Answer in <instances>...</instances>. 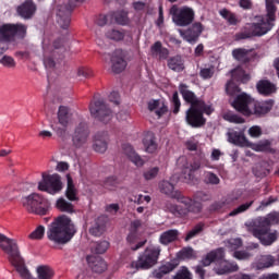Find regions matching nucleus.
<instances>
[{
	"mask_svg": "<svg viewBox=\"0 0 279 279\" xmlns=\"http://www.w3.org/2000/svg\"><path fill=\"white\" fill-rule=\"evenodd\" d=\"M0 250L9 256L11 265L15 267V271L19 274L21 279H52L56 277V270L49 265L36 266V277H34V274L29 270V267H27L25 259L21 255L19 242L3 233H0Z\"/></svg>",
	"mask_w": 279,
	"mask_h": 279,
	"instance_id": "nucleus-1",
	"label": "nucleus"
},
{
	"mask_svg": "<svg viewBox=\"0 0 279 279\" xmlns=\"http://www.w3.org/2000/svg\"><path fill=\"white\" fill-rule=\"evenodd\" d=\"M226 90L231 97H235L231 102L232 108L245 117H250L252 114L260 117L263 114H267V112H270L274 108V100H266L262 102L255 101L250 97V95L241 93V89H239L232 82L227 83Z\"/></svg>",
	"mask_w": 279,
	"mask_h": 279,
	"instance_id": "nucleus-2",
	"label": "nucleus"
},
{
	"mask_svg": "<svg viewBox=\"0 0 279 279\" xmlns=\"http://www.w3.org/2000/svg\"><path fill=\"white\" fill-rule=\"evenodd\" d=\"M77 229L75 223L66 215H61L48 227L47 238L57 245H65L69 243Z\"/></svg>",
	"mask_w": 279,
	"mask_h": 279,
	"instance_id": "nucleus-3",
	"label": "nucleus"
},
{
	"mask_svg": "<svg viewBox=\"0 0 279 279\" xmlns=\"http://www.w3.org/2000/svg\"><path fill=\"white\" fill-rule=\"evenodd\" d=\"M80 119V114L71 110L69 107L60 106L57 112V125L54 126V132L59 138L66 141L70 136L69 128L76 123Z\"/></svg>",
	"mask_w": 279,
	"mask_h": 279,
	"instance_id": "nucleus-4",
	"label": "nucleus"
},
{
	"mask_svg": "<svg viewBox=\"0 0 279 279\" xmlns=\"http://www.w3.org/2000/svg\"><path fill=\"white\" fill-rule=\"evenodd\" d=\"M165 209L175 217H184V215H189V213L199 215L202 213V204L190 197L180 196L178 204L168 202L166 203Z\"/></svg>",
	"mask_w": 279,
	"mask_h": 279,
	"instance_id": "nucleus-5",
	"label": "nucleus"
},
{
	"mask_svg": "<svg viewBox=\"0 0 279 279\" xmlns=\"http://www.w3.org/2000/svg\"><path fill=\"white\" fill-rule=\"evenodd\" d=\"M22 206L34 215H47L49 203L39 193H32L21 198Z\"/></svg>",
	"mask_w": 279,
	"mask_h": 279,
	"instance_id": "nucleus-6",
	"label": "nucleus"
},
{
	"mask_svg": "<svg viewBox=\"0 0 279 279\" xmlns=\"http://www.w3.org/2000/svg\"><path fill=\"white\" fill-rule=\"evenodd\" d=\"M63 187L62 177L58 173L49 174L47 172H43L41 180L37 183L38 191L48 193V195H58Z\"/></svg>",
	"mask_w": 279,
	"mask_h": 279,
	"instance_id": "nucleus-7",
	"label": "nucleus"
},
{
	"mask_svg": "<svg viewBox=\"0 0 279 279\" xmlns=\"http://www.w3.org/2000/svg\"><path fill=\"white\" fill-rule=\"evenodd\" d=\"M228 141L238 147H251L254 151H267L269 149V141H262L257 144L250 143L243 131H231L228 133Z\"/></svg>",
	"mask_w": 279,
	"mask_h": 279,
	"instance_id": "nucleus-8",
	"label": "nucleus"
},
{
	"mask_svg": "<svg viewBox=\"0 0 279 279\" xmlns=\"http://www.w3.org/2000/svg\"><path fill=\"white\" fill-rule=\"evenodd\" d=\"M64 41L62 39H50L45 38L43 40V50H44V63L48 69H53L56 66V61L53 58L60 56V50L62 49Z\"/></svg>",
	"mask_w": 279,
	"mask_h": 279,
	"instance_id": "nucleus-9",
	"label": "nucleus"
},
{
	"mask_svg": "<svg viewBox=\"0 0 279 279\" xmlns=\"http://www.w3.org/2000/svg\"><path fill=\"white\" fill-rule=\"evenodd\" d=\"M159 256L160 247L149 246L140 255L137 262L131 264V267H135V269H151V267L158 264Z\"/></svg>",
	"mask_w": 279,
	"mask_h": 279,
	"instance_id": "nucleus-10",
	"label": "nucleus"
},
{
	"mask_svg": "<svg viewBox=\"0 0 279 279\" xmlns=\"http://www.w3.org/2000/svg\"><path fill=\"white\" fill-rule=\"evenodd\" d=\"M214 110L215 109H213V106L210 105H205L203 107L201 106L191 107L186 111L185 119L189 125H191L192 128H202V125L206 123V119H204V116L202 114V112H205V114H213Z\"/></svg>",
	"mask_w": 279,
	"mask_h": 279,
	"instance_id": "nucleus-11",
	"label": "nucleus"
},
{
	"mask_svg": "<svg viewBox=\"0 0 279 279\" xmlns=\"http://www.w3.org/2000/svg\"><path fill=\"white\" fill-rule=\"evenodd\" d=\"M247 232H252L262 245H272L278 240V231H271L267 226L250 227V221L245 222Z\"/></svg>",
	"mask_w": 279,
	"mask_h": 279,
	"instance_id": "nucleus-12",
	"label": "nucleus"
},
{
	"mask_svg": "<svg viewBox=\"0 0 279 279\" xmlns=\"http://www.w3.org/2000/svg\"><path fill=\"white\" fill-rule=\"evenodd\" d=\"M170 14L172 16V23L178 27H186L193 23V19H195V12L191 8H178L173 5L170 9Z\"/></svg>",
	"mask_w": 279,
	"mask_h": 279,
	"instance_id": "nucleus-13",
	"label": "nucleus"
},
{
	"mask_svg": "<svg viewBox=\"0 0 279 279\" xmlns=\"http://www.w3.org/2000/svg\"><path fill=\"white\" fill-rule=\"evenodd\" d=\"M89 112L94 119H97L102 123H110L114 117V113L112 110H110L108 105H106L104 99L96 100L94 104H92L89 106Z\"/></svg>",
	"mask_w": 279,
	"mask_h": 279,
	"instance_id": "nucleus-14",
	"label": "nucleus"
},
{
	"mask_svg": "<svg viewBox=\"0 0 279 279\" xmlns=\"http://www.w3.org/2000/svg\"><path fill=\"white\" fill-rule=\"evenodd\" d=\"M126 56L128 52L117 49L112 54H105V60L111 63L113 73H123L128 68V61H125Z\"/></svg>",
	"mask_w": 279,
	"mask_h": 279,
	"instance_id": "nucleus-15",
	"label": "nucleus"
},
{
	"mask_svg": "<svg viewBox=\"0 0 279 279\" xmlns=\"http://www.w3.org/2000/svg\"><path fill=\"white\" fill-rule=\"evenodd\" d=\"M274 27L272 23L266 22L265 16H256L254 22L248 25L250 32L242 36V38H250L251 36H265L267 32Z\"/></svg>",
	"mask_w": 279,
	"mask_h": 279,
	"instance_id": "nucleus-16",
	"label": "nucleus"
},
{
	"mask_svg": "<svg viewBox=\"0 0 279 279\" xmlns=\"http://www.w3.org/2000/svg\"><path fill=\"white\" fill-rule=\"evenodd\" d=\"M178 165L181 168L182 175L187 184H193V180H195L194 171H198L202 167V163L197 160L189 161L185 157H181L178 160Z\"/></svg>",
	"mask_w": 279,
	"mask_h": 279,
	"instance_id": "nucleus-17",
	"label": "nucleus"
},
{
	"mask_svg": "<svg viewBox=\"0 0 279 279\" xmlns=\"http://www.w3.org/2000/svg\"><path fill=\"white\" fill-rule=\"evenodd\" d=\"M88 125L85 122H80L75 129L72 136L73 145L76 147H84L88 143Z\"/></svg>",
	"mask_w": 279,
	"mask_h": 279,
	"instance_id": "nucleus-18",
	"label": "nucleus"
},
{
	"mask_svg": "<svg viewBox=\"0 0 279 279\" xmlns=\"http://www.w3.org/2000/svg\"><path fill=\"white\" fill-rule=\"evenodd\" d=\"M27 27L23 24H4L0 26V40H8L10 36L19 34V36H25Z\"/></svg>",
	"mask_w": 279,
	"mask_h": 279,
	"instance_id": "nucleus-19",
	"label": "nucleus"
},
{
	"mask_svg": "<svg viewBox=\"0 0 279 279\" xmlns=\"http://www.w3.org/2000/svg\"><path fill=\"white\" fill-rule=\"evenodd\" d=\"M203 32H204V25H202V23L199 22H196L192 25L191 28L185 31V33L182 31H179V34L183 38V40H186V43L193 44L197 40V38H199Z\"/></svg>",
	"mask_w": 279,
	"mask_h": 279,
	"instance_id": "nucleus-20",
	"label": "nucleus"
},
{
	"mask_svg": "<svg viewBox=\"0 0 279 279\" xmlns=\"http://www.w3.org/2000/svg\"><path fill=\"white\" fill-rule=\"evenodd\" d=\"M179 90L184 99V101H187V104H191V108H194L196 106H205L206 102L198 100L195 96V93H193L191 89H189V86L181 84L179 87Z\"/></svg>",
	"mask_w": 279,
	"mask_h": 279,
	"instance_id": "nucleus-21",
	"label": "nucleus"
},
{
	"mask_svg": "<svg viewBox=\"0 0 279 279\" xmlns=\"http://www.w3.org/2000/svg\"><path fill=\"white\" fill-rule=\"evenodd\" d=\"M274 223H279L278 213H270L266 217L248 220V228H256V226H271Z\"/></svg>",
	"mask_w": 279,
	"mask_h": 279,
	"instance_id": "nucleus-22",
	"label": "nucleus"
},
{
	"mask_svg": "<svg viewBox=\"0 0 279 279\" xmlns=\"http://www.w3.org/2000/svg\"><path fill=\"white\" fill-rule=\"evenodd\" d=\"M214 271H216V274L218 276H223V274H230L232 271H239V265L234 264V263H230L223 258L218 259L216 262V266L214 268Z\"/></svg>",
	"mask_w": 279,
	"mask_h": 279,
	"instance_id": "nucleus-23",
	"label": "nucleus"
},
{
	"mask_svg": "<svg viewBox=\"0 0 279 279\" xmlns=\"http://www.w3.org/2000/svg\"><path fill=\"white\" fill-rule=\"evenodd\" d=\"M94 150L97 154H106L108 151V133H97L94 137Z\"/></svg>",
	"mask_w": 279,
	"mask_h": 279,
	"instance_id": "nucleus-24",
	"label": "nucleus"
},
{
	"mask_svg": "<svg viewBox=\"0 0 279 279\" xmlns=\"http://www.w3.org/2000/svg\"><path fill=\"white\" fill-rule=\"evenodd\" d=\"M57 23L62 29L69 27L71 20L69 19V8L66 4H59L57 7Z\"/></svg>",
	"mask_w": 279,
	"mask_h": 279,
	"instance_id": "nucleus-25",
	"label": "nucleus"
},
{
	"mask_svg": "<svg viewBox=\"0 0 279 279\" xmlns=\"http://www.w3.org/2000/svg\"><path fill=\"white\" fill-rule=\"evenodd\" d=\"M226 256V253L223 252V248H218L216 251H211L207 253L201 260V265L203 267H210L213 263H217L218 260H221Z\"/></svg>",
	"mask_w": 279,
	"mask_h": 279,
	"instance_id": "nucleus-26",
	"label": "nucleus"
},
{
	"mask_svg": "<svg viewBox=\"0 0 279 279\" xmlns=\"http://www.w3.org/2000/svg\"><path fill=\"white\" fill-rule=\"evenodd\" d=\"M17 14L22 19H32L36 14V3L32 0H26L20 7H17Z\"/></svg>",
	"mask_w": 279,
	"mask_h": 279,
	"instance_id": "nucleus-27",
	"label": "nucleus"
},
{
	"mask_svg": "<svg viewBox=\"0 0 279 279\" xmlns=\"http://www.w3.org/2000/svg\"><path fill=\"white\" fill-rule=\"evenodd\" d=\"M87 263L95 274H104V271L108 269V265L106 264L104 258L99 256H88Z\"/></svg>",
	"mask_w": 279,
	"mask_h": 279,
	"instance_id": "nucleus-28",
	"label": "nucleus"
},
{
	"mask_svg": "<svg viewBox=\"0 0 279 279\" xmlns=\"http://www.w3.org/2000/svg\"><path fill=\"white\" fill-rule=\"evenodd\" d=\"M123 153L124 156H128L129 160L135 165V167H143V165H145V160L136 154V150H134L132 145H124Z\"/></svg>",
	"mask_w": 279,
	"mask_h": 279,
	"instance_id": "nucleus-29",
	"label": "nucleus"
},
{
	"mask_svg": "<svg viewBox=\"0 0 279 279\" xmlns=\"http://www.w3.org/2000/svg\"><path fill=\"white\" fill-rule=\"evenodd\" d=\"M108 218L100 216L95 220L94 225L89 229V232L93 234V236H101L102 232H106Z\"/></svg>",
	"mask_w": 279,
	"mask_h": 279,
	"instance_id": "nucleus-30",
	"label": "nucleus"
},
{
	"mask_svg": "<svg viewBox=\"0 0 279 279\" xmlns=\"http://www.w3.org/2000/svg\"><path fill=\"white\" fill-rule=\"evenodd\" d=\"M178 260L172 259L163 265H161L159 267V269L155 270L153 272V276L155 278H162V276H167V274H171V271H173V269H175V267H178Z\"/></svg>",
	"mask_w": 279,
	"mask_h": 279,
	"instance_id": "nucleus-31",
	"label": "nucleus"
},
{
	"mask_svg": "<svg viewBox=\"0 0 279 279\" xmlns=\"http://www.w3.org/2000/svg\"><path fill=\"white\" fill-rule=\"evenodd\" d=\"M143 145L146 154H156L158 151V144L156 143V136L153 133L145 135Z\"/></svg>",
	"mask_w": 279,
	"mask_h": 279,
	"instance_id": "nucleus-32",
	"label": "nucleus"
},
{
	"mask_svg": "<svg viewBox=\"0 0 279 279\" xmlns=\"http://www.w3.org/2000/svg\"><path fill=\"white\" fill-rule=\"evenodd\" d=\"M66 189H65V197L70 202H77V189H75V184L73 183V179L71 174H66Z\"/></svg>",
	"mask_w": 279,
	"mask_h": 279,
	"instance_id": "nucleus-33",
	"label": "nucleus"
},
{
	"mask_svg": "<svg viewBox=\"0 0 279 279\" xmlns=\"http://www.w3.org/2000/svg\"><path fill=\"white\" fill-rule=\"evenodd\" d=\"M148 110L155 112L157 119H160L162 114L167 112V107L165 106V102L160 100H150L148 102Z\"/></svg>",
	"mask_w": 279,
	"mask_h": 279,
	"instance_id": "nucleus-34",
	"label": "nucleus"
},
{
	"mask_svg": "<svg viewBox=\"0 0 279 279\" xmlns=\"http://www.w3.org/2000/svg\"><path fill=\"white\" fill-rule=\"evenodd\" d=\"M159 190L161 193H163V195H168V197H179L178 191H175V186L169 181H161L159 183Z\"/></svg>",
	"mask_w": 279,
	"mask_h": 279,
	"instance_id": "nucleus-35",
	"label": "nucleus"
},
{
	"mask_svg": "<svg viewBox=\"0 0 279 279\" xmlns=\"http://www.w3.org/2000/svg\"><path fill=\"white\" fill-rule=\"evenodd\" d=\"M256 88L260 95H272V93H276V85L269 81H259L256 84Z\"/></svg>",
	"mask_w": 279,
	"mask_h": 279,
	"instance_id": "nucleus-36",
	"label": "nucleus"
},
{
	"mask_svg": "<svg viewBox=\"0 0 279 279\" xmlns=\"http://www.w3.org/2000/svg\"><path fill=\"white\" fill-rule=\"evenodd\" d=\"M231 56L233 60H236V62H250V51H247V49L245 48H234L231 51Z\"/></svg>",
	"mask_w": 279,
	"mask_h": 279,
	"instance_id": "nucleus-37",
	"label": "nucleus"
},
{
	"mask_svg": "<svg viewBox=\"0 0 279 279\" xmlns=\"http://www.w3.org/2000/svg\"><path fill=\"white\" fill-rule=\"evenodd\" d=\"M178 240V230H168L160 234L159 243L161 245H169V243H173V241Z\"/></svg>",
	"mask_w": 279,
	"mask_h": 279,
	"instance_id": "nucleus-38",
	"label": "nucleus"
},
{
	"mask_svg": "<svg viewBox=\"0 0 279 279\" xmlns=\"http://www.w3.org/2000/svg\"><path fill=\"white\" fill-rule=\"evenodd\" d=\"M56 207L61 213H68L69 215H73V213H75V208L73 207V204H71L64 198H58L56 203Z\"/></svg>",
	"mask_w": 279,
	"mask_h": 279,
	"instance_id": "nucleus-39",
	"label": "nucleus"
},
{
	"mask_svg": "<svg viewBox=\"0 0 279 279\" xmlns=\"http://www.w3.org/2000/svg\"><path fill=\"white\" fill-rule=\"evenodd\" d=\"M266 23H271L276 21V5L274 2L266 0V17H264Z\"/></svg>",
	"mask_w": 279,
	"mask_h": 279,
	"instance_id": "nucleus-40",
	"label": "nucleus"
},
{
	"mask_svg": "<svg viewBox=\"0 0 279 279\" xmlns=\"http://www.w3.org/2000/svg\"><path fill=\"white\" fill-rule=\"evenodd\" d=\"M168 66L172 71H177V72L184 71V61L182 60V57H179V56L173 57L168 61Z\"/></svg>",
	"mask_w": 279,
	"mask_h": 279,
	"instance_id": "nucleus-41",
	"label": "nucleus"
},
{
	"mask_svg": "<svg viewBox=\"0 0 279 279\" xmlns=\"http://www.w3.org/2000/svg\"><path fill=\"white\" fill-rule=\"evenodd\" d=\"M274 263L276 259L271 255H263L258 260V268L259 269H267L269 267H274Z\"/></svg>",
	"mask_w": 279,
	"mask_h": 279,
	"instance_id": "nucleus-42",
	"label": "nucleus"
},
{
	"mask_svg": "<svg viewBox=\"0 0 279 279\" xmlns=\"http://www.w3.org/2000/svg\"><path fill=\"white\" fill-rule=\"evenodd\" d=\"M231 77L233 80H240V82H247V80H250V75H247L242 68H236L231 71Z\"/></svg>",
	"mask_w": 279,
	"mask_h": 279,
	"instance_id": "nucleus-43",
	"label": "nucleus"
},
{
	"mask_svg": "<svg viewBox=\"0 0 279 279\" xmlns=\"http://www.w3.org/2000/svg\"><path fill=\"white\" fill-rule=\"evenodd\" d=\"M222 119H225V121H228L229 123H245V120L234 113H232V111H226L222 114Z\"/></svg>",
	"mask_w": 279,
	"mask_h": 279,
	"instance_id": "nucleus-44",
	"label": "nucleus"
},
{
	"mask_svg": "<svg viewBox=\"0 0 279 279\" xmlns=\"http://www.w3.org/2000/svg\"><path fill=\"white\" fill-rule=\"evenodd\" d=\"M106 36L110 40H116L117 43H119V40H123L125 38V33L118 29H111L106 33Z\"/></svg>",
	"mask_w": 279,
	"mask_h": 279,
	"instance_id": "nucleus-45",
	"label": "nucleus"
},
{
	"mask_svg": "<svg viewBox=\"0 0 279 279\" xmlns=\"http://www.w3.org/2000/svg\"><path fill=\"white\" fill-rule=\"evenodd\" d=\"M46 229L44 226H38L29 235L28 238L33 241H40L45 236Z\"/></svg>",
	"mask_w": 279,
	"mask_h": 279,
	"instance_id": "nucleus-46",
	"label": "nucleus"
},
{
	"mask_svg": "<svg viewBox=\"0 0 279 279\" xmlns=\"http://www.w3.org/2000/svg\"><path fill=\"white\" fill-rule=\"evenodd\" d=\"M219 14L222 19H226L230 25H236V16L233 13H230V11L222 9L219 11Z\"/></svg>",
	"mask_w": 279,
	"mask_h": 279,
	"instance_id": "nucleus-47",
	"label": "nucleus"
},
{
	"mask_svg": "<svg viewBox=\"0 0 279 279\" xmlns=\"http://www.w3.org/2000/svg\"><path fill=\"white\" fill-rule=\"evenodd\" d=\"M158 173H160V168L158 167H153L148 170H146L143 175L144 179L149 181V180H155V178H158Z\"/></svg>",
	"mask_w": 279,
	"mask_h": 279,
	"instance_id": "nucleus-48",
	"label": "nucleus"
},
{
	"mask_svg": "<svg viewBox=\"0 0 279 279\" xmlns=\"http://www.w3.org/2000/svg\"><path fill=\"white\" fill-rule=\"evenodd\" d=\"M1 56H3V51H0V62L3 64V66H8L9 69H14V66H16V62H14L12 57Z\"/></svg>",
	"mask_w": 279,
	"mask_h": 279,
	"instance_id": "nucleus-49",
	"label": "nucleus"
},
{
	"mask_svg": "<svg viewBox=\"0 0 279 279\" xmlns=\"http://www.w3.org/2000/svg\"><path fill=\"white\" fill-rule=\"evenodd\" d=\"M252 204H254V202L240 205L238 208L233 209L229 214V217H236V215H241V213H245V210H247L250 206H252Z\"/></svg>",
	"mask_w": 279,
	"mask_h": 279,
	"instance_id": "nucleus-50",
	"label": "nucleus"
},
{
	"mask_svg": "<svg viewBox=\"0 0 279 279\" xmlns=\"http://www.w3.org/2000/svg\"><path fill=\"white\" fill-rule=\"evenodd\" d=\"M179 254L183 260L195 258V251L192 247L183 248Z\"/></svg>",
	"mask_w": 279,
	"mask_h": 279,
	"instance_id": "nucleus-51",
	"label": "nucleus"
},
{
	"mask_svg": "<svg viewBox=\"0 0 279 279\" xmlns=\"http://www.w3.org/2000/svg\"><path fill=\"white\" fill-rule=\"evenodd\" d=\"M262 134H263V129H260V126L258 125H254L248 129V135L251 136V138H259Z\"/></svg>",
	"mask_w": 279,
	"mask_h": 279,
	"instance_id": "nucleus-52",
	"label": "nucleus"
},
{
	"mask_svg": "<svg viewBox=\"0 0 279 279\" xmlns=\"http://www.w3.org/2000/svg\"><path fill=\"white\" fill-rule=\"evenodd\" d=\"M241 245H243V242L241 241V239H231L229 240L227 247H229V250L233 252V250H239Z\"/></svg>",
	"mask_w": 279,
	"mask_h": 279,
	"instance_id": "nucleus-53",
	"label": "nucleus"
},
{
	"mask_svg": "<svg viewBox=\"0 0 279 279\" xmlns=\"http://www.w3.org/2000/svg\"><path fill=\"white\" fill-rule=\"evenodd\" d=\"M198 145H199V142H197V140L193 137L187 140L185 143L186 149H189V151H197Z\"/></svg>",
	"mask_w": 279,
	"mask_h": 279,
	"instance_id": "nucleus-54",
	"label": "nucleus"
},
{
	"mask_svg": "<svg viewBox=\"0 0 279 279\" xmlns=\"http://www.w3.org/2000/svg\"><path fill=\"white\" fill-rule=\"evenodd\" d=\"M75 77H78V80L90 77V72L85 68H78L75 71Z\"/></svg>",
	"mask_w": 279,
	"mask_h": 279,
	"instance_id": "nucleus-55",
	"label": "nucleus"
},
{
	"mask_svg": "<svg viewBox=\"0 0 279 279\" xmlns=\"http://www.w3.org/2000/svg\"><path fill=\"white\" fill-rule=\"evenodd\" d=\"M110 247V243L108 241H101L96 245L97 254H104Z\"/></svg>",
	"mask_w": 279,
	"mask_h": 279,
	"instance_id": "nucleus-56",
	"label": "nucleus"
},
{
	"mask_svg": "<svg viewBox=\"0 0 279 279\" xmlns=\"http://www.w3.org/2000/svg\"><path fill=\"white\" fill-rule=\"evenodd\" d=\"M206 182L208 184H219V182H221L219 180V177H217V174L213 173V172H207L206 173Z\"/></svg>",
	"mask_w": 279,
	"mask_h": 279,
	"instance_id": "nucleus-57",
	"label": "nucleus"
},
{
	"mask_svg": "<svg viewBox=\"0 0 279 279\" xmlns=\"http://www.w3.org/2000/svg\"><path fill=\"white\" fill-rule=\"evenodd\" d=\"M116 21L120 25H125V23H128V12L122 11V12L117 13Z\"/></svg>",
	"mask_w": 279,
	"mask_h": 279,
	"instance_id": "nucleus-58",
	"label": "nucleus"
},
{
	"mask_svg": "<svg viewBox=\"0 0 279 279\" xmlns=\"http://www.w3.org/2000/svg\"><path fill=\"white\" fill-rule=\"evenodd\" d=\"M199 232H202V227H199V226L195 227L187 233L185 241H191V239H195V236H197V234H199Z\"/></svg>",
	"mask_w": 279,
	"mask_h": 279,
	"instance_id": "nucleus-59",
	"label": "nucleus"
},
{
	"mask_svg": "<svg viewBox=\"0 0 279 279\" xmlns=\"http://www.w3.org/2000/svg\"><path fill=\"white\" fill-rule=\"evenodd\" d=\"M172 101H173V107H174L173 112H174V114H178L180 112V106H181L180 98L178 97V92H175L173 94Z\"/></svg>",
	"mask_w": 279,
	"mask_h": 279,
	"instance_id": "nucleus-60",
	"label": "nucleus"
},
{
	"mask_svg": "<svg viewBox=\"0 0 279 279\" xmlns=\"http://www.w3.org/2000/svg\"><path fill=\"white\" fill-rule=\"evenodd\" d=\"M56 171H59V173H64V171H69V163L66 161L57 162Z\"/></svg>",
	"mask_w": 279,
	"mask_h": 279,
	"instance_id": "nucleus-61",
	"label": "nucleus"
},
{
	"mask_svg": "<svg viewBox=\"0 0 279 279\" xmlns=\"http://www.w3.org/2000/svg\"><path fill=\"white\" fill-rule=\"evenodd\" d=\"M214 71L210 68H206L201 70V77H203V80H210V77H213L214 75Z\"/></svg>",
	"mask_w": 279,
	"mask_h": 279,
	"instance_id": "nucleus-62",
	"label": "nucleus"
},
{
	"mask_svg": "<svg viewBox=\"0 0 279 279\" xmlns=\"http://www.w3.org/2000/svg\"><path fill=\"white\" fill-rule=\"evenodd\" d=\"M233 256L236 258V260H247V258H250L252 255L247 252H234Z\"/></svg>",
	"mask_w": 279,
	"mask_h": 279,
	"instance_id": "nucleus-63",
	"label": "nucleus"
},
{
	"mask_svg": "<svg viewBox=\"0 0 279 279\" xmlns=\"http://www.w3.org/2000/svg\"><path fill=\"white\" fill-rule=\"evenodd\" d=\"M252 0H239V7L242 8V10H252Z\"/></svg>",
	"mask_w": 279,
	"mask_h": 279,
	"instance_id": "nucleus-64",
	"label": "nucleus"
}]
</instances>
